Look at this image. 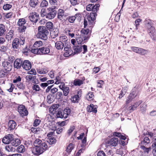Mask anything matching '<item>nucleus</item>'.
<instances>
[{
	"label": "nucleus",
	"mask_w": 156,
	"mask_h": 156,
	"mask_svg": "<svg viewBox=\"0 0 156 156\" xmlns=\"http://www.w3.org/2000/svg\"><path fill=\"white\" fill-rule=\"evenodd\" d=\"M35 147L31 149L32 153L34 155L38 156L47 150L48 146L43 140L37 139L34 142Z\"/></svg>",
	"instance_id": "obj_1"
},
{
	"label": "nucleus",
	"mask_w": 156,
	"mask_h": 156,
	"mask_svg": "<svg viewBox=\"0 0 156 156\" xmlns=\"http://www.w3.org/2000/svg\"><path fill=\"white\" fill-rule=\"evenodd\" d=\"M38 33L36 35V37L38 38L41 39H46L47 38V36L49 32L45 27L40 26L38 28Z\"/></svg>",
	"instance_id": "obj_2"
},
{
	"label": "nucleus",
	"mask_w": 156,
	"mask_h": 156,
	"mask_svg": "<svg viewBox=\"0 0 156 156\" xmlns=\"http://www.w3.org/2000/svg\"><path fill=\"white\" fill-rule=\"evenodd\" d=\"M26 23V20L24 18L20 19L17 23V25L20 26L19 27V31L20 32H25L26 29V27L23 26Z\"/></svg>",
	"instance_id": "obj_3"
},
{
	"label": "nucleus",
	"mask_w": 156,
	"mask_h": 156,
	"mask_svg": "<svg viewBox=\"0 0 156 156\" xmlns=\"http://www.w3.org/2000/svg\"><path fill=\"white\" fill-rule=\"evenodd\" d=\"M18 111L20 116L23 117L27 116L28 114V112L25 106L20 105L18 107Z\"/></svg>",
	"instance_id": "obj_4"
},
{
	"label": "nucleus",
	"mask_w": 156,
	"mask_h": 156,
	"mask_svg": "<svg viewBox=\"0 0 156 156\" xmlns=\"http://www.w3.org/2000/svg\"><path fill=\"white\" fill-rule=\"evenodd\" d=\"M131 49L133 51L142 55L147 54L148 52L147 50L135 47H132Z\"/></svg>",
	"instance_id": "obj_5"
},
{
	"label": "nucleus",
	"mask_w": 156,
	"mask_h": 156,
	"mask_svg": "<svg viewBox=\"0 0 156 156\" xmlns=\"http://www.w3.org/2000/svg\"><path fill=\"white\" fill-rule=\"evenodd\" d=\"M100 6L98 4H89L86 7V9L88 11H92L93 12H96L99 9V7Z\"/></svg>",
	"instance_id": "obj_6"
},
{
	"label": "nucleus",
	"mask_w": 156,
	"mask_h": 156,
	"mask_svg": "<svg viewBox=\"0 0 156 156\" xmlns=\"http://www.w3.org/2000/svg\"><path fill=\"white\" fill-rule=\"evenodd\" d=\"M56 6H54L53 7H51L49 8V10L50 12L47 14L46 15V18L49 19H51L54 18L57 12L56 11L54 10Z\"/></svg>",
	"instance_id": "obj_7"
},
{
	"label": "nucleus",
	"mask_w": 156,
	"mask_h": 156,
	"mask_svg": "<svg viewBox=\"0 0 156 156\" xmlns=\"http://www.w3.org/2000/svg\"><path fill=\"white\" fill-rule=\"evenodd\" d=\"M97 14L96 12H92L90 14V16L87 17V20L88 21V24L90 27H91L94 24V21L96 20Z\"/></svg>",
	"instance_id": "obj_8"
},
{
	"label": "nucleus",
	"mask_w": 156,
	"mask_h": 156,
	"mask_svg": "<svg viewBox=\"0 0 156 156\" xmlns=\"http://www.w3.org/2000/svg\"><path fill=\"white\" fill-rule=\"evenodd\" d=\"M137 92L136 90H133L129 94L126 101V104H128L131 102L137 95Z\"/></svg>",
	"instance_id": "obj_9"
},
{
	"label": "nucleus",
	"mask_w": 156,
	"mask_h": 156,
	"mask_svg": "<svg viewBox=\"0 0 156 156\" xmlns=\"http://www.w3.org/2000/svg\"><path fill=\"white\" fill-rule=\"evenodd\" d=\"M13 139V135L12 134L6 135L2 139V142L5 144H9Z\"/></svg>",
	"instance_id": "obj_10"
},
{
	"label": "nucleus",
	"mask_w": 156,
	"mask_h": 156,
	"mask_svg": "<svg viewBox=\"0 0 156 156\" xmlns=\"http://www.w3.org/2000/svg\"><path fill=\"white\" fill-rule=\"evenodd\" d=\"M12 63L7 61H4L2 62V66L4 69L7 71H10L12 68Z\"/></svg>",
	"instance_id": "obj_11"
},
{
	"label": "nucleus",
	"mask_w": 156,
	"mask_h": 156,
	"mask_svg": "<svg viewBox=\"0 0 156 156\" xmlns=\"http://www.w3.org/2000/svg\"><path fill=\"white\" fill-rule=\"evenodd\" d=\"M25 40H14L12 43V46L14 49H16L19 45H23Z\"/></svg>",
	"instance_id": "obj_12"
},
{
	"label": "nucleus",
	"mask_w": 156,
	"mask_h": 156,
	"mask_svg": "<svg viewBox=\"0 0 156 156\" xmlns=\"http://www.w3.org/2000/svg\"><path fill=\"white\" fill-rule=\"evenodd\" d=\"M151 27L147 29L148 32L150 37L152 39H154L156 36V31L154 27Z\"/></svg>",
	"instance_id": "obj_13"
},
{
	"label": "nucleus",
	"mask_w": 156,
	"mask_h": 156,
	"mask_svg": "<svg viewBox=\"0 0 156 156\" xmlns=\"http://www.w3.org/2000/svg\"><path fill=\"white\" fill-rule=\"evenodd\" d=\"M39 15L36 12L30 13L29 17V19L31 22L36 23L38 20Z\"/></svg>",
	"instance_id": "obj_14"
},
{
	"label": "nucleus",
	"mask_w": 156,
	"mask_h": 156,
	"mask_svg": "<svg viewBox=\"0 0 156 156\" xmlns=\"http://www.w3.org/2000/svg\"><path fill=\"white\" fill-rule=\"evenodd\" d=\"M22 67L25 70H28L31 68V62L28 60L24 61L22 63Z\"/></svg>",
	"instance_id": "obj_15"
},
{
	"label": "nucleus",
	"mask_w": 156,
	"mask_h": 156,
	"mask_svg": "<svg viewBox=\"0 0 156 156\" xmlns=\"http://www.w3.org/2000/svg\"><path fill=\"white\" fill-rule=\"evenodd\" d=\"M118 142V139L117 138L113 137L108 141L107 144L110 146L115 147L117 145Z\"/></svg>",
	"instance_id": "obj_16"
},
{
	"label": "nucleus",
	"mask_w": 156,
	"mask_h": 156,
	"mask_svg": "<svg viewBox=\"0 0 156 156\" xmlns=\"http://www.w3.org/2000/svg\"><path fill=\"white\" fill-rule=\"evenodd\" d=\"M97 105H94L92 104H90V105L87 106V112H92L94 113H96L97 112Z\"/></svg>",
	"instance_id": "obj_17"
},
{
	"label": "nucleus",
	"mask_w": 156,
	"mask_h": 156,
	"mask_svg": "<svg viewBox=\"0 0 156 156\" xmlns=\"http://www.w3.org/2000/svg\"><path fill=\"white\" fill-rule=\"evenodd\" d=\"M150 139L148 137L145 136L143 140L141 141L140 146H145L146 147H148L150 145Z\"/></svg>",
	"instance_id": "obj_18"
},
{
	"label": "nucleus",
	"mask_w": 156,
	"mask_h": 156,
	"mask_svg": "<svg viewBox=\"0 0 156 156\" xmlns=\"http://www.w3.org/2000/svg\"><path fill=\"white\" fill-rule=\"evenodd\" d=\"M22 61L20 59H17L14 62V66L15 68L20 69L22 66Z\"/></svg>",
	"instance_id": "obj_19"
},
{
	"label": "nucleus",
	"mask_w": 156,
	"mask_h": 156,
	"mask_svg": "<svg viewBox=\"0 0 156 156\" xmlns=\"http://www.w3.org/2000/svg\"><path fill=\"white\" fill-rule=\"evenodd\" d=\"M64 11L62 9H59L58 12V18L60 20H62L65 17Z\"/></svg>",
	"instance_id": "obj_20"
},
{
	"label": "nucleus",
	"mask_w": 156,
	"mask_h": 156,
	"mask_svg": "<svg viewBox=\"0 0 156 156\" xmlns=\"http://www.w3.org/2000/svg\"><path fill=\"white\" fill-rule=\"evenodd\" d=\"M144 22L145 25L147 29L152 27H154L153 23L149 19L146 18L144 21Z\"/></svg>",
	"instance_id": "obj_21"
},
{
	"label": "nucleus",
	"mask_w": 156,
	"mask_h": 156,
	"mask_svg": "<svg viewBox=\"0 0 156 156\" xmlns=\"http://www.w3.org/2000/svg\"><path fill=\"white\" fill-rule=\"evenodd\" d=\"M16 122L13 120H10L8 123V129L9 130L13 129L16 126Z\"/></svg>",
	"instance_id": "obj_22"
},
{
	"label": "nucleus",
	"mask_w": 156,
	"mask_h": 156,
	"mask_svg": "<svg viewBox=\"0 0 156 156\" xmlns=\"http://www.w3.org/2000/svg\"><path fill=\"white\" fill-rule=\"evenodd\" d=\"M40 55L47 54L50 52V49L47 47H43L40 48Z\"/></svg>",
	"instance_id": "obj_23"
},
{
	"label": "nucleus",
	"mask_w": 156,
	"mask_h": 156,
	"mask_svg": "<svg viewBox=\"0 0 156 156\" xmlns=\"http://www.w3.org/2000/svg\"><path fill=\"white\" fill-rule=\"evenodd\" d=\"M37 73L41 74L46 73L48 71V69L45 67L37 69Z\"/></svg>",
	"instance_id": "obj_24"
},
{
	"label": "nucleus",
	"mask_w": 156,
	"mask_h": 156,
	"mask_svg": "<svg viewBox=\"0 0 156 156\" xmlns=\"http://www.w3.org/2000/svg\"><path fill=\"white\" fill-rule=\"evenodd\" d=\"M142 103L141 101H140L135 103L134 105L131 106L129 108L130 110L133 111L136 109V108L140 104Z\"/></svg>",
	"instance_id": "obj_25"
},
{
	"label": "nucleus",
	"mask_w": 156,
	"mask_h": 156,
	"mask_svg": "<svg viewBox=\"0 0 156 156\" xmlns=\"http://www.w3.org/2000/svg\"><path fill=\"white\" fill-rule=\"evenodd\" d=\"M12 145L15 147H16L19 145L21 143L20 140L18 139H13L11 141Z\"/></svg>",
	"instance_id": "obj_26"
},
{
	"label": "nucleus",
	"mask_w": 156,
	"mask_h": 156,
	"mask_svg": "<svg viewBox=\"0 0 156 156\" xmlns=\"http://www.w3.org/2000/svg\"><path fill=\"white\" fill-rule=\"evenodd\" d=\"M55 47L58 50L62 49L64 47L63 43L61 41H57L55 43Z\"/></svg>",
	"instance_id": "obj_27"
},
{
	"label": "nucleus",
	"mask_w": 156,
	"mask_h": 156,
	"mask_svg": "<svg viewBox=\"0 0 156 156\" xmlns=\"http://www.w3.org/2000/svg\"><path fill=\"white\" fill-rule=\"evenodd\" d=\"M71 113V110L68 108H66L63 111V116L65 119L67 118Z\"/></svg>",
	"instance_id": "obj_28"
},
{
	"label": "nucleus",
	"mask_w": 156,
	"mask_h": 156,
	"mask_svg": "<svg viewBox=\"0 0 156 156\" xmlns=\"http://www.w3.org/2000/svg\"><path fill=\"white\" fill-rule=\"evenodd\" d=\"M30 130L33 133L37 134L40 133L42 131L41 129L39 127H32L31 128Z\"/></svg>",
	"instance_id": "obj_29"
},
{
	"label": "nucleus",
	"mask_w": 156,
	"mask_h": 156,
	"mask_svg": "<svg viewBox=\"0 0 156 156\" xmlns=\"http://www.w3.org/2000/svg\"><path fill=\"white\" fill-rule=\"evenodd\" d=\"M83 83V81L79 79H76L73 81V84L75 86H80Z\"/></svg>",
	"instance_id": "obj_30"
},
{
	"label": "nucleus",
	"mask_w": 156,
	"mask_h": 156,
	"mask_svg": "<svg viewBox=\"0 0 156 156\" xmlns=\"http://www.w3.org/2000/svg\"><path fill=\"white\" fill-rule=\"evenodd\" d=\"M5 31V26L2 24H0V36H2Z\"/></svg>",
	"instance_id": "obj_31"
},
{
	"label": "nucleus",
	"mask_w": 156,
	"mask_h": 156,
	"mask_svg": "<svg viewBox=\"0 0 156 156\" xmlns=\"http://www.w3.org/2000/svg\"><path fill=\"white\" fill-rule=\"evenodd\" d=\"M74 53L73 54L79 53L82 51V47L80 46H75L73 47Z\"/></svg>",
	"instance_id": "obj_32"
},
{
	"label": "nucleus",
	"mask_w": 156,
	"mask_h": 156,
	"mask_svg": "<svg viewBox=\"0 0 156 156\" xmlns=\"http://www.w3.org/2000/svg\"><path fill=\"white\" fill-rule=\"evenodd\" d=\"M47 102L49 104H51L52 103L53 101V97H52V95L50 94L47 96Z\"/></svg>",
	"instance_id": "obj_33"
},
{
	"label": "nucleus",
	"mask_w": 156,
	"mask_h": 156,
	"mask_svg": "<svg viewBox=\"0 0 156 156\" xmlns=\"http://www.w3.org/2000/svg\"><path fill=\"white\" fill-rule=\"evenodd\" d=\"M16 151L19 153H23L25 151V148L23 145H21L17 148Z\"/></svg>",
	"instance_id": "obj_34"
},
{
	"label": "nucleus",
	"mask_w": 156,
	"mask_h": 156,
	"mask_svg": "<svg viewBox=\"0 0 156 156\" xmlns=\"http://www.w3.org/2000/svg\"><path fill=\"white\" fill-rule=\"evenodd\" d=\"M94 97V95L93 93L92 92H90L88 93L86 95V99L88 101H91L93 99Z\"/></svg>",
	"instance_id": "obj_35"
},
{
	"label": "nucleus",
	"mask_w": 156,
	"mask_h": 156,
	"mask_svg": "<svg viewBox=\"0 0 156 156\" xmlns=\"http://www.w3.org/2000/svg\"><path fill=\"white\" fill-rule=\"evenodd\" d=\"M47 29H48L49 30H52L53 27V23L51 22H48L46 23Z\"/></svg>",
	"instance_id": "obj_36"
},
{
	"label": "nucleus",
	"mask_w": 156,
	"mask_h": 156,
	"mask_svg": "<svg viewBox=\"0 0 156 156\" xmlns=\"http://www.w3.org/2000/svg\"><path fill=\"white\" fill-rule=\"evenodd\" d=\"M13 31V30H10L6 34V39H11L14 36Z\"/></svg>",
	"instance_id": "obj_37"
},
{
	"label": "nucleus",
	"mask_w": 156,
	"mask_h": 156,
	"mask_svg": "<svg viewBox=\"0 0 156 156\" xmlns=\"http://www.w3.org/2000/svg\"><path fill=\"white\" fill-rule=\"evenodd\" d=\"M29 4L31 7H35L38 4V0H30Z\"/></svg>",
	"instance_id": "obj_38"
},
{
	"label": "nucleus",
	"mask_w": 156,
	"mask_h": 156,
	"mask_svg": "<svg viewBox=\"0 0 156 156\" xmlns=\"http://www.w3.org/2000/svg\"><path fill=\"white\" fill-rule=\"evenodd\" d=\"M31 52L34 54L40 55L41 50H40V48H32L31 50Z\"/></svg>",
	"instance_id": "obj_39"
},
{
	"label": "nucleus",
	"mask_w": 156,
	"mask_h": 156,
	"mask_svg": "<svg viewBox=\"0 0 156 156\" xmlns=\"http://www.w3.org/2000/svg\"><path fill=\"white\" fill-rule=\"evenodd\" d=\"M5 149L8 152H12L15 150L14 148L11 145H7L5 146Z\"/></svg>",
	"instance_id": "obj_40"
},
{
	"label": "nucleus",
	"mask_w": 156,
	"mask_h": 156,
	"mask_svg": "<svg viewBox=\"0 0 156 156\" xmlns=\"http://www.w3.org/2000/svg\"><path fill=\"white\" fill-rule=\"evenodd\" d=\"M43 44V42L42 41H36L34 44V47L37 48L41 46Z\"/></svg>",
	"instance_id": "obj_41"
},
{
	"label": "nucleus",
	"mask_w": 156,
	"mask_h": 156,
	"mask_svg": "<svg viewBox=\"0 0 156 156\" xmlns=\"http://www.w3.org/2000/svg\"><path fill=\"white\" fill-rule=\"evenodd\" d=\"M73 148V144L72 143L70 144L67 148L66 151L67 152L69 153L72 151Z\"/></svg>",
	"instance_id": "obj_42"
},
{
	"label": "nucleus",
	"mask_w": 156,
	"mask_h": 156,
	"mask_svg": "<svg viewBox=\"0 0 156 156\" xmlns=\"http://www.w3.org/2000/svg\"><path fill=\"white\" fill-rule=\"evenodd\" d=\"M73 51L70 49H69L67 51L65 52L64 55L65 57H68L71 55L73 53Z\"/></svg>",
	"instance_id": "obj_43"
},
{
	"label": "nucleus",
	"mask_w": 156,
	"mask_h": 156,
	"mask_svg": "<svg viewBox=\"0 0 156 156\" xmlns=\"http://www.w3.org/2000/svg\"><path fill=\"white\" fill-rule=\"evenodd\" d=\"M63 92V94L65 96H67L69 91V88L68 87H66L62 90Z\"/></svg>",
	"instance_id": "obj_44"
},
{
	"label": "nucleus",
	"mask_w": 156,
	"mask_h": 156,
	"mask_svg": "<svg viewBox=\"0 0 156 156\" xmlns=\"http://www.w3.org/2000/svg\"><path fill=\"white\" fill-rule=\"evenodd\" d=\"M32 89L35 91H38L40 90V87L38 85L34 84L32 87Z\"/></svg>",
	"instance_id": "obj_45"
},
{
	"label": "nucleus",
	"mask_w": 156,
	"mask_h": 156,
	"mask_svg": "<svg viewBox=\"0 0 156 156\" xmlns=\"http://www.w3.org/2000/svg\"><path fill=\"white\" fill-rule=\"evenodd\" d=\"M152 142H153L152 145V147L153 148H156V135L152 137Z\"/></svg>",
	"instance_id": "obj_46"
},
{
	"label": "nucleus",
	"mask_w": 156,
	"mask_h": 156,
	"mask_svg": "<svg viewBox=\"0 0 156 156\" xmlns=\"http://www.w3.org/2000/svg\"><path fill=\"white\" fill-rule=\"evenodd\" d=\"M76 18V16H71L68 17L66 18V20H67L70 23H73L75 20Z\"/></svg>",
	"instance_id": "obj_47"
},
{
	"label": "nucleus",
	"mask_w": 156,
	"mask_h": 156,
	"mask_svg": "<svg viewBox=\"0 0 156 156\" xmlns=\"http://www.w3.org/2000/svg\"><path fill=\"white\" fill-rule=\"evenodd\" d=\"M97 87H98L102 88L104 84V81L102 80H98L97 81Z\"/></svg>",
	"instance_id": "obj_48"
},
{
	"label": "nucleus",
	"mask_w": 156,
	"mask_h": 156,
	"mask_svg": "<svg viewBox=\"0 0 156 156\" xmlns=\"http://www.w3.org/2000/svg\"><path fill=\"white\" fill-rule=\"evenodd\" d=\"M12 7V5L6 4L3 6V8L4 10H7L9 9Z\"/></svg>",
	"instance_id": "obj_49"
},
{
	"label": "nucleus",
	"mask_w": 156,
	"mask_h": 156,
	"mask_svg": "<svg viewBox=\"0 0 156 156\" xmlns=\"http://www.w3.org/2000/svg\"><path fill=\"white\" fill-rule=\"evenodd\" d=\"M140 110L143 114L145 113L146 110V105H141L140 106Z\"/></svg>",
	"instance_id": "obj_50"
},
{
	"label": "nucleus",
	"mask_w": 156,
	"mask_h": 156,
	"mask_svg": "<svg viewBox=\"0 0 156 156\" xmlns=\"http://www.w3.org/2000/svg\"><path fill=\"white\" fill-rule=\"evenodd\" d=\"M21 80V78L20 76L16 77L15 79L13 80V83H17L20 81Z\"/></svg>",
	"instance_id": "obj_51"
},
{
	"label": "nucleus",
	"mask_w": 156,
	"mask_h": 156,
	"mask_svg": "<svg viewBox=\"0 0 156 156\" xmlns=\"http://www.w3.org/2000/svg\"><path fill=\"white\" fill-rule=\"evenodd\" d=\"M48 2L45 0H44L42 1L40 4V6L41 7H46L48 6Z\"/></svg>",
	"instance_id": "obj_52"
},
{
	"label": "nucleus",
	"mask_w": 156,
	"mask_h": 156,
	"mask_svg": "<svg viewBox=\"0 0 156 156\" xmlns=\"http://www.w3.org/2000/svg\"><path fill=\"white\" fill-rule=\"evenodd\" d=\"M79 96L78 95H74L73 98V101L74 103L78 102L79 100Z\"/></svg>",
	"instance_id": "obj_53"
},
{
	"label": "nucleus",
	"mask_w": 156,
	"mask_h": 156,
	"mask_svg": "<svg viewBox=\"0 0 156 156\" xmlns=\"http://www.w3.org/2000/svg\"><path fill=\"white\" fill-rule=\"evenodd\" d=\"M10 88L9 89H7V90L9 92H11L12 91L13 89L15 88L14 85L11 83L9 84Z\"/></svg>",
	"instance_id": "obj_54"
},
{
	"label": "nucleus",
	"mask_w": 156,
	"mask_h": 156,
	"mask_svg": "<svg viewBox=\"0 0 156 156\" xmlns=\"http://www.w3.org/2000/svg\"><path fill=\"white\" fill-rule=\"evenodd\" d=\"M17 86L19 88L22 90L24 89L25 88V86L22 83H18L17 84Z\"/></svg>",
	"instance_id": "obj_55"
},
{
	"label": "nucleus",
	"mask_w": 156,
	"mask_h": 156,
	"mask_svg": "<svg viewBox=\"0 0 156 156\" xmlns=\"http://www.w3.org/2000/svg\"><path fill=\"white\" fill-rule=\"evenodd\" d=\"M41 122V120L38 119H36L34 120V126H37Z\"/></svg>",
	"instance_id": "obj_56"
},
{
	"label": "nucleus",
	"mask_w": 156,
	"mask_h": 156,
	"mask_svg": "<svg viewBox=\"0 0 156 156\" xmlns=\"http://www.w3.org/2000/svg\"><path fill=\"white\" fill-rule=\"evenodd\" d=\"M145 146H140L141 149H143L144 151L147 152H148L149 151V148Z\"/></svg>",
	"instance_id": "obj_57"
},
{
	"label": "nucleus",
	"mask_w": 156,
	"mask_h": 156,
	"mask_svg": "<svg viewBox=\"0 0 156 156\" xmlns=\"http://www.w3.org/2000/svg\"><path fill=\"white\" fill-rule=\"evenodd\" d=\"M46 10L45 9H41V15L42 17H44V16H46Z\"/></svg>",
	"instance_id": "obj_58"
},
{
	"label": "nucleus",
	"mask_w": 156,
	"mask_h": 156,
	"mask_svg": "<svg viewBox=\"0 0 156 156\" xmlns=\"http://www.w3.org/2000/svg\"><path fill=\"white\" fill-rule=\"evenodd\" d=\"M86 142H87V137L86 136H85V137H84V138L82 140V144L81 145V147H84L86 145Z\"/></svg>",
	"instance_id": "obj_59"
},
{
	"label": "nucleus",
	"mask_w": 156,
	"mask_h": 156,
	"mask_svg": "<svg viewBox=\"0 0 156 156\" xmlns=\"http://www.w3.org/2000/svg\"><path fill=\"white\" fill-rule=\"evenodd\" d=\"M33 76L32 75H28L26 76V79L27 81L29 82L32 80Z\"/></svg>",
	"instance_id": "obj_60"
},
{
	"label": "nucleus",
	"mask_w": 156,
	"mask_h": 156,
	"mask_svg": "<svg viewBox=\"0 0 156 156\" xmlns=\"http://www.w3.org/2000/svg\"><path fill=\"white\" fill-rule=\"evenodd\" d=\"M58 90V89L55 87L51 88L50 92L52 94H54L56 93Z\"/></svg>",
	"instance_id": "obj_61"
},
{
	"label": "nucleus",
	"mask_w": 156,
	"mask_h": 156,
	"mask_svg": "<svg viewBox=\"0 0 156 156\" xmlns=\"http://www.w3.org/2000/svg\"><path fill=\"white\" fill-rule=\"evenodd\" d=\"M80 47H82V49L83 48V53H84L87 51V46L84 45L82 46H80Z\"/></svg>",
	"instance_id": "obj_62"
},
{
	"label": "nucleus",
	"mask_w": 156,
	"mask_h": 156,
	"mask_svg": "<svg viewBox=\"0 0 156 156\" xmlns=\"http://www.w3.org/2000/svg\"><path fill=\"white\" fill-rule=\"evenodd\" d=\"M98 156H106L105 153L103 151H100L97 154Z\"/></svg>",
	"instance_id": "obj_63"
},
{
	"label": "nucleus",
	"mask_w": 156,
	"mask_h": 156,
	"mask_svg": "<svg viewBox=\"0 0 156 156\" xmlns=\"http://www.w3.org/2000/svg\"><path fill=\"white\" fill-rule=\"evenodd\" d=\"M56 131L58 134H59L62 132V127H60L56 129Z\"/></svg>",
	"instance_id": "obj_64"
}]
</instances>
